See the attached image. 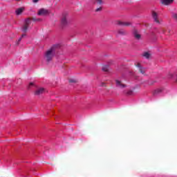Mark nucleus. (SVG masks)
Returning <instances> with one entry per match:
<instances>
[{"mask_svg":"<svg viewBox=\"0 0 177 177\" xmlns=\"http://www.w3.org/2000/svg\"><path fill=\"white\" fill-rule=\"evenodd\" d=\"M55 47H52L48 50L46 52L45 54V58L47 62V63H49L50 62H52V59H53V56H55Z\"/></svg>","mask_w":177,"mask_h":177,"instance_id":"obj_1","label":"nucleus"},{"mask_svg":"<svg viewBox=\"0 0 177 177\" xmlns=\"http://www.w3.org/2000/svg\"><path fill=\"white\" fill-rule=\"evenodd\" d=\"M32 21L31 18H27L25 19L24 26L22 27L23 32H27V31H28V28H30V26H31Z\"/></svg>","mask_w":177,"mask_h":177,"instance_id":"obj_2","label":"nucleus"},{"mask_svg":"<svg viewBox=\"0 0 177 177\" xmlns=\"http://www.w3.org/2000/svg\"><path fill=\"white\" fill-rule=\"evenodd\" d=\"M135 66H136V67H138L139 73H140L141 74H143V75L145 74L146 69L145 68H143L142 66V65H140V63L137 62L136 64H135Z\"/></svg>","mask_w":177,"mask_h":177,"instance_id":"obj_3","label":"nucleus"},{"mask_svg":"<svg viewBox=\"0 0 177 177\" xmlns=\"http://www.w3.org/2000/svg\"><path fill=\"white\" fill-rule=\"evenodd\" d=\"M67 24H68V21H67V15H64L61 19V26L62 27H66Z\"/></svg>","mask_w":177,"mask_h":177,"instance_id":"obj_4","label":"nucleus"},{"mask_svg":"<svg viewBox=\"0 0 177 177\" xmlns=\"http://www.w3.org/2000/svg\"><path fill=\"white\" fill-rule=\"evenodd\" d=\"M152 17L155 23L160 24V19H158V14L156 11H152Z\"/></svg>","mask_w":177,"mask_h":177,"instance_id":"obj_5","label":"nucleus"},{"mask_svg":"<svg viewBox=\"0 0 177 177\" xmlns=\"http://www.w3.org/2000/svg\"><path fill=\"white\" fill-rule=\"evenodd\" d=\"M115 82H116V86L118 88H120L121 89H122L124 88H127V85L124 84L122 82L117 80H115Z\"/></svg>","mask_w":177,"mask_h":177,"instance_id":"obj_6","label":"nucleus"},{"mask_svg":"<svg viewBox=\"0 0 177 177\" xmlns=\"http://www.w3.org/2000/svg\"><path fill=\"white\" fill-rule=\"evenodd\" d=\"M43 93H45V88H38L35 91V95L36 96H39V95H42Z\"/></svg>","mask_w":177,"mask_h":177,"instance_id":"obj_7","label":"nucleus"},{"mask_svg":"<svg viewBox=\"0 0 177 177\" xmlns=\"http://www.w3.org/2000/svg\"><path fill=\"white\" fill-rule=\"evenodd\" d=\"M117 24L118 26H124L126 27H129V26H132V23H131V22H128V21L122 22L121 21H118Z\"/></svg>","mask_w":177,"mask_h":177,"instance_id":"obj_8","label":"nucleus"},{"mask_svg":"<svg viewBox=\"0 0 177 177\" xmlns=\"http://www.w3.org/2000/svg\"><path fill=\"white\" fill-rule=\"evenodd\" d=\"M133 35L135 39L139 40V39H140V38H142V35H140L139 34V32L138 30H136V29L133 32Z\"/></svg>","mask_w":177,"mask_h":177,"instance_id":"obj_9","label":"nucleus"},{"mask_svg":"<svg viewBox=\"0 0 177 177\" xmlns=\"http://www.w3.org/2000/svg\"><path fill=\"white\" fill-rule=\"evenodd\" d=\"M48 13V10H45L44 8L40 9L38 12L39 16H46Z\"/></svg>","mask_w":177,"mask_h":177,"instance_id":"obj_10","label":"nucleus"},{"mask_svg":"<svg viewBox=\"0 0 177 177\" xmlns=\"http://www.w3.org/2000/svg\"><path fill=\"white\" fill-rule=\"evenodd\" d=\"M160 3L162 5H171V3H174V0H160Z\"/></svg>","mask_w":177,"mask_h":177,"instance_id":"obj_11","label":"nucleus"},{"mask_svg":"<svg viewBox=\"0 0 177 177\" xmlns=\"http://www.w3.org/2000/svg\"><path fill=\"white\" fill-rule=\"evenodd\" d=\"M24 12V8H19L15 10V13L17 16H20V15H21V13H23Z\"/></svg>","mask_w":177,"mask_h":177,"instance_id":"obj_12","label":"nucleus"},{"mask_svg":"<svg viewBox=\"0 0 177 177\" xmlns=\"http://www.w3.org/2000/svg\"><path fill=\"white\" fill-rule=\"evenodd\" d=\"M118 33L120 34V35H127V34H128V32L124 30H118Z\"/></svg>","mask_w":177,"mask_h":177,"instance_id":"obj_13","label":"nucleus"},{"mask_svg":"<svg viewBox=\"0 0 177 177\" xmlns=\"http://www.w3.org/2000/svg\"><path fill=\"white\" fill-rule=\"evenodd\" d=\"M161 92H162V89L161 88H158L156 90H155V91L153 92V95H158V93H161Z\"/></svg>","mask_w":177,"mask_h":177,"instance_id":"obj_14","label":"nucleus"},{"mask_svg":"<svg viewBox=\"0 0 177 177\" xmlns=\"http://www.w3.org/2000/svg\"><path fill=\"white\" fill-rule=\"evenodd\" d=\"M144 57H145L146 59H150V53H145L143 54Z\"/></svg>","mask_w":177,"mask_h":177,"instance_id":"obj_15","label":"nucleus"},{"mask_svg":"<svg viewBox=\"0 0 177 177\" xmlns=\"http://www.w3.org/2000/svg\"><path fill=\"white\" fill-rule=\"evenodd\" d=\"M102 70L105 72H107L109 71V66L107 65H104L103 67H102Z\"/></svg>","mask_w":177,"mask_h":177,"instance_id":"obj_16","label":"nucleus"},{"mask_svg":"<svg viewBox=\"0 0 177 177\" xmlns=\"http://www.w3.org/2000/svg\"><path fill=\"white\" fill-rule=\"evenodd\" d=\"M26 34H24L21 35V37L18 39V41L17 42V45H19V43L20 42V41H21V39L23 38H24V37H26Z\"/></svg>","mask_w":177,"mask_h":177,"instance_id":"obj_17","label":"nucleus"},{"mask_svg":"<svg viewBox=\"0 0 177 177\" xmlns=\"http://www.w3.org/2000/svg\"><path fill=\"white\" fill-rule=\"evenodd\" d=\"M172 17L175 20V21H176L177 23V13H173Z\"/></svg>","mask_w":177,"mask_h":177,"instance_id":"obj_18","label":"nucleus"},{"mask_svg":"<svg viewBox=\"0 0 177 177\" xmlns=\"http://www.w3.org/2000/svg\"><path fill=\"white\" fill-rule=\"evenodd\" d=\"M96 2L98 5H102V3H103V0H96Z\"/></svg>","mask_w":177,"mask_h":177,"instance_id":"obj_19","label":"nucleus"},{"mask_svg":"<svg viewBox=\"0 0 177 177\" xmlns=\"http://www.w3.org/2000/svg\"><path fill=\"white\" fill-rule=\"evenodd\" d=\"M102 7H100V8L95 9V12H102Z\"/></svg>","mask_w":177,"mask_h":177,"instance_id":"obj_20","label":"nucleus"},{"mask_svg":"<svg viewBox=\"0 0 177 177\" xmlns=\"http://www.w3.org/2000/svg\"><path fill=\"white\" fill-rule=\"evenodd\" d=\"M32 20H33V21H41V19H37V18H32Z\"/></svg>","mask_w":177,"mask_h":177,"instance_id":"obj_21","label":"nucleus"},{"mask_svg":"<svg viewBox=\"0 0 177 177\" xmlns=\"http://www.w3.org/2000/svg\"><path fill=\"white\" fill-rule=\"evenodd\" d=\"M69 82H71V83L77 82V81L75 80L71 79V80H69Z\"/></svg>","mask_w":177,"mask_h":177,"instance_id":"obj_22","label":"nucleus"},{"mask_svg":"<svg viewBox=\"0 0 177 177\" xmlns=\"http://www.w3.org/2000/svg\"><path fill=\"white\" fill-rule=\"evenodd\" d=\"M161 31L163 34H165V31H167V30H165V28L161 29Z\"/></svg>","mask_w":177,"mask_h":177,"instance_id":"obj_23","label":"nucleus"},{"mask_svg":"<svg viewBox=\"0 0 177 177\" xmlns=\"http://www.w3.org/2000/svg\"><path fill=\"white\" fill-rule=\"evenodd\" d=\"M132 93H133V92L132 91H129L128 93H127V95H132Z\"/></svg>","mask_w":177,"mask_h":177,"instance_id":"obj_24","label":"nucleus"},{"mask_svg":"<svg viewBox=\"0 0 177 177\" xmlns=\"http://www.w3.org/2000/svg\"><path fill=\"white\" fill-rule=\"evenodd\" d=\"M174 77V75L172 73H170L169 78H172Z\"/></svg>","mask_w":177,"mask_h":177,"instance_id":"obj_25","label":"nucleus"},{"mask_svg":"<svg viewBox=\"0 0 177 177\" xmlns=\"http://www.w3.org/2000/svg\"><path fill=\"white\" fill-rule=\"evenodd\" d=\"M32 1H33V2H34L35 3H37V2H38L39 0H32Z\"/></svg>","mask_w":177,"mask_h":177,"instance_id":"obj_26","label":"nucleus"},{"mask_svg":"<svg viewBox=\"0 0 177 177\" xmlns=\"http://www.w3.org/2000/svg\"><path fill=\"white\" fill-rule=\"evenodd\" d=\"M30 86H32V85H34V84H32V83H30Z\"/></svg>","mask_w":177,"mask_h":177,"instance_id":"obj_27","label":"nucleus"},{"mask_svg":"<svg viewBox=\"0 0 177 177\" xmlns=\"http://www.w3.org/2000/svg\"><path fill=\"white\" fill-rule=\"evenodd\" d=\"M176 82H177V75H176Z\"/></svg>","mask_w":177,"mask_h":177,"instance_id":"obj_28","label":"nucleus"},{"mask_svg":"<svg viewBox=\"0 0 177 177\" xmlns=\"http://www.w3.org/2000/svg\"><path fill=\"white\" fill-rule=\"evenodd\" d=\"M168 32H171V30H168Z\"/></svg>","mask_w":177,"mask_h":177,"instance_id":"obj_29","label":"nucleus"},{"mask_svg":"<svg viewBox=\"0 0 177 177\" xmlns=\"http://www.w3.org/2000/svg\"><path fill=\"white\" fill-rule=\"evenodd\" d=\"M17 1H20V0H17Z\"/></svg>","mask_w":177,"mask_h":177,"instance_id":"obj_30","label":"nucleus"}]
</instances>
